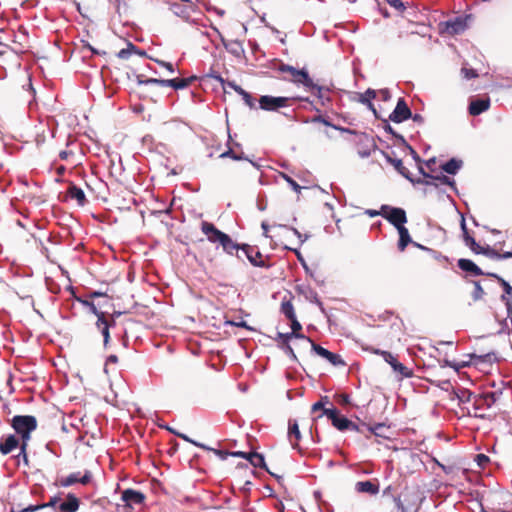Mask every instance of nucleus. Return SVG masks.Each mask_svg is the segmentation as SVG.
<instances>
[{
	"instance_id": "f257e3e1",
	"label": "nucleus",
	"mask_w": 512,
	"mask_h": 512,
	"mask_svg": "<svg viewBox=\"0 0 512 512\" xmlns=\"http://www.w3.org/2000/svg\"><path fill=\"white\" fill-rule=\"evenodd\" d=\"M11 426L21 438L24 453L31 438V432L37 428V420L32 415H16L12 418Z\"/></svg>"
},
{
	"instance_id": "f03ea898",
	"label": "nucleus",
	"mask_w": 512,
	"mask_h": 512,
	"mask_svg": "<svg viewBox=\"0 0 512 512\" xmlns=\"http://www.w3.org/2000/svg\"><path fill=\"white\" fill-rule=\"evenodd\" d=\"M278 70L282 73H289L290 77L287 79L296 85H302L304 88L313 87V79L309 76L306 69H297L288 64H281Z\"/></svg>"
},
{
	"instance_id": "7ed1b4c3",
	"label": "nucleus",
	"mask_w": 512,
	"mask_h": 512,
	"mask_svg": "<svg viewBox=\"0 0 512 512\" xmlns=\"http://www.w3.org/2000/svg\"><path fill=\"white\" fill-rule=\"evenodd\" d=\"M470 15L457 16L452 19L440 23L441 32H446L449 35H459L468 28V20Z\"/></svg>"
},
{
	"instance_id": "20e7f679",
	"label": "nucleus",
	"mask_w": 512,
	"mask_h": 512,
	"mask_svg": "<svg viewBox=\"0 0 512 512\" xmlns=\"http://www.w3.org/2000/svg\"><path fill=\"white\" fill-rule=\"evenodd\" d=\"M382 212H384L383 217L396 229L398 227H403L407 222L406 212L402 208L382 205Z\"/></svg>"
},
{
	"instance_id": "39448f33",
	"label": "nucleus",
	"mask_w": 512,
	"mask_h": 512,
	"mask_svg": "<svg viewBox=\"0 0 512 512\" xmlns=\"http://www.w3.org/2000/svg\"><path fill=\"white\" fill-rule=\"evenodd\" d=\"M290 100L288 97L263 95L259 98V107L265 111H277L287 107Z\"/></svg>"
},
{
	"instance_id": "423d86ee",
	"label": "nucleus",
	"mask_w": 512,
	"mask_h": 512,
	"mask_svg": "<svg viewBox=\"0 0 512 512\" xmlns=\"http://www.w3.org/2000/svg\"><path fill=\"white\" fill-rule=\"evenodd\" d=\"M373 353L381 355L383 357V359L385 360V362L390 364L393 371L401 374V376H403L405 378H409L412 376V374H413L412 370H410L409 368L404 366L402 363L398 362L397 359L390 352L379 350V349H374Z\"/></svg>"
},
{
	"instance_id": "0eeeda50",
	"label": "nucleus",
	"mask_w": 512,
	"mask_h": 512,
	"mask_svg": "<svg viewBox=\"0 0 512 512\" xmlns=\"http://www.w3.org/2000/svg\"><path fill=\"white\" fill-rule=\"evenodd\" d=\"M240 255L246 258L255 267H267L266 262L262 259V254L257 247L249 244H242Z\"/></svg>"
},
{
	"instance_id": "6e6552de",
	"label": "nucleus",
	"mask_w": 512,
	"mask_h": 512,
	"mask_svg": "<svg viewBox=\"0 0 512 512\" xmlns=\"http://www.w3.org/2000/svg\"><path fill=\"white\" fill-rule=\"evenodd\" d=\"M412 117L411 109L408 107L404 98H399L396 107L389 115V120L394 123H402Z\"/></svg>"
},
{
	"instance_id": "1a4fd4ad",
	"label": "nucleus",
	"mask_w": 512,
	"mask_h": 512,
	"mask_svg": "<svg viewBox=\"0 0 512 512\" xmlns=\"http://www.w3.org/2000/svg\"><path fill=\"white\" fill-rule=\"evenodd\" d=\"M232 457L246 459L253 467L265 469L269 472L264 456L258 452L232 451Z\"/></svg>"
},
{
	"instance_id": "9d476101",
	"label": "nucleus",
	"mask_w": 512,
	"mask_h": 512,
	"mask_svg": "<svg viewBox=\"0 0 512 512\" xmlns=\"http://www.w3.org/2000/svg\"><path fill=\"white\" fill-rule=\"evenodd\" d=\"M201 231L211 243L220 244L228 236V234L219 230L213 223L207 221L201 223Z\"/></svg>"
},
{
	"instance_id": "9b49d317",
	"label": "nucleus",
	"mask_w": 512,
	"mask_h": 512,
	"mask_svg": "<svg viewBox=\"0 0 512 512\" xmlns=\"http://www.w3.org/2000/svg\"><path fill=\"white\" fill-rule=\"evenodd\" d=\"M92 479V473L89 470H85L83 475L81 472H74L69 474L66 477L60 479V485L62 487H69L76 483H80L82 485L88 484Z\"/></svg>"
},
{
	"instance_id": "f8f14e48",
	"label": "nucleus",
	"mask_w": 512,
	"mask_h": 512,
	"mask_svg": "<svg viewBox=\"0 0 512 512\" xmlns=\"http://www.w3.org/2000/svg\"><path fill=\"white\" fill-rule=\"evenodd\" d=\"M312 346V350L322 358L329 361L334 366H345L346 363L342 359V357L338 354L332 353L331 351L327 350L326 348L314 343L312 340L309 342Z\"/></svg>"
},
{
	"instance_id": "ddd939ff",
	"label": "nucleus",
	"mask_w": 512,
	"mask_h": 512,
	"mask_svg": "<svg viewBox=\"0 0 512 512\" xmlns=\"http://www.w3.org/2000/svg\"><path fill=\"white\" fill-rule=\"evenodd\" d=\"M211 28L217 33L219 36L221 43L225 47V49L231 53L232 55L239 57L241 54L244 53V48L242 46V43L238 40H226L223 35L220 33L217 27L211 26Z\"/></svg>"
},
{
	"instance_id": "4468645a",
	"label": "nucleus",
	"mask_w": 512,
	"mask_h": 512,
	"mask_svg": "<svg viewBox=\"0 0 512 512\" xmlns=\"http://www.w3.org/2000/svg\"><path fill=\"white\" fill-rule=\"evenodd\" d=\"M383 157L385 158V160L394 166L395 170L401 174L404 178H406L407 180H409L410 182H414V178L412 177L411 173L409 172V170L403 165V162L401 159H396V158H393L391 157V155L385 151H381Z\"/></svg>"
},
{
	"instance_id": "2eb2a0df",
	"label": "nucleus",
	"mask_w": 512,
	"mask_h": 512,
	"mask_svg": "<svg viewBox=\"0 0 512 512\" xmlns=\"http://www.w3.org/2000/svg\"><path fill=\"white\" fill-rule=\"evenodd\" d=\"M114 325H115V320L113 318L111 320H108L106 315L103 317L99 315V319H97V321H96V327L101 332V334L103 336V344H104L105 348L107 347L109 340H110L109 329L111 326H114Z\"/></svg>"
},
{
	"instance_id": "dca6fc26",
	"label": "nucleus",
	"mask_w": 512,
	"mask_h": 512,
	"mask_svg": "<svg viewBox=\"0 0 512 512\" xmlns=\"http://www.w3.org/2000/svg\"><path fill=\"white\" fill-rule=\"evenodd\" d=\"M219 245L223 248L225 253L236 256L237 259L243 261V257L240 255L242 244L234 242L229 235Z\"/></svg>"
},
{
	"instance_id": "f3484780",
	"label": "nucleus",
	"mask_w": 512,
	"mask_h": 512,
	"mask_svg": "<svg viewBox=\"0 0 512 512\" xmlns=\"http://www.w3.org/2000/svg\"><path fill=\"white\" fill-rule=\"evenodd\" d=\"M121 498L128 506H132L133 504H135V505L142 504L145 500L144 494L142 492L134 490V489L124 490L122 492Z\"/></svg>"
},
{
	"instance_id": "a211bd4d",
	"label": "nucleus",
	"mask_w": 512,
	"mask_h": 512,
	"mask_svg": "<svg viewBox=\"0 0 512 512\" xmlns=\"http://www.w3.org/2000/svg\"><path fill=\"white\" fill-rule=\"evenodd\" d=\"M21 443L19 439L13 435L9 434L6 437H3L0 441V453L2 455H7L11 453L17 447H20Z\"/></svg>"
},
{
	"instance_id": "6ab92c4d",
	"label": "nucleus",
	"mask_w": 512,
	"mask_h": 512,
	"mask_svg": "<svg viewBox=\"0 0 512 512\" xmlns=\"http://www.w3.org/2000/svg\"><path fill=\"white\" fill-rule=\"evenodd\" d=\"M458 267L473 276L487 275L480 267H478L472 260L461 258L457 263Z\"/></svg>"
},
{
	"instance_id": "aec40b11",
	"label": "nucleus",
	"mask_w": 512,
	"mask_h": 512,
	"mask_svg": "<svg viewBox=\"0 0 512 512\" xmlns=\"http://www.w3.org/2000/svg\"><path fill=\"white\" fill-rule=\"evenodd\" d=\"M490 106V100L488 98H479L470 102L468 110L473 116H478L485 112Z\"/></svg>"
},
{
	"instance_id": "412c9836",
	"label": "nucleus",
	"mask_w": 512,
	"mask_h": 512,
	"mask_svg": "<svg viewBox=\"0 0 512 512\" xmlns=\"http://www.w3.org/2000/svg\"><path fill=\"white\" fill-rule=\"evenodd\" d=\"M376 98V91L374 89L368 88L364 93L359 95V102L363 105H366L369 110H371L376 118H380L377 113V110L372 103V100Z\"/></svg>"
},
{
	"instance_id": "4be33fe9",
	"label": "nucleus",
	"mask_w": 512,
	"mask_h": 512,
	"mask_svg": "<svg viewBox=\"0 0 512 512\" xmlns=\"http://www.w3.org/2000/svg\"><path fill=\"white\" fill-rule=\"evenodd\" d=\"M79 505V499L74 494L69 493L66 501L59 505L58 512H76L79 509Z\"/></svg>"
},
{
	"instance_id": "5701e85b",
	"label": "nucleus",
	"mask_w": 512,
	"mask_h": 512,
	"mask_svg": "<svg viewBox=\"0 0 512 512\" xmlns=\"http://www.w3.org/2000/svg\"><path fill=\"white\" fill-rule=\"evenodd\" d=\"M196 80V76H192L189 78H174V79H164V87H172L175 90L184 89L189 86V84Z\"/></svg>"
},
{
	"instance_id": "b1692460",
	"label": "nucleus",
	"mask_w": 512,
	"mask_h": 512,
	"mask_svg": "<svg viewBox=\"0 0 512 512\" xmlns=\"http://www.w3.org/2000/svg\"><path fill=\"white\" fill-rule=\"evenodd\" d=\"M355 490L359 493H367L370 495H376L379 492V485L370 480L359 481L355 485Z\"/></svg>"
},
{
	"instance_id": "393cba45",
	"label": "nucleus",
	"mask_w": 512,
	"mask_h": 512,
	"mask_svg": "<svg viewBox=\"0 0 512 512\" xmlns=\"http://www.w3.org/2000/svg\"><path fill=\"white\" fill-rule=\"evenodd\" d=\"M170 9L176 16L183 18L187 22L192 21L190 19V11L192 10L191 5H183V4H179V3H173L170 5Z\"/></svg>"
},
{
	"instance_id": "a878e982",
	"label": "nucleus",
	"mask_w": 512,
	"mask_h": 512,
	"mask_svg": "<svg viewBox=\"0 0 512 512\" xmlns=\"http://www.w3.org/2000/svg\"><path fill=\"white\" fill-rule=\"evenodd\" d=\"M67 193L72 199H75L77 201L78 205L84 206L86 204L87 199L84 191L75 184L71 183L69 185Z\"/></svg>"
},
{
	"instance_id": "bb28decb",
	"label": "nucleus",
	"mask_w": 512,
	"mask_h": 512,
	"mask_svg": "<svg viewBox=\"0 0 512 512\" xmlns=\"http://www.w3.org/2000/svg\"><path fill=\"white\" fill-rule=\"evenodd\" d=\"M463 161L457 158H451L441 165V169L450 175H455L462 168Z\"/></svg>"
},
{
	"instance_id": "cd10ccee",
	"label": "nucleus",
	"mask_w": 512,
	"mask_h": 512,
	"mask_svg": "<svg viewBox=\"0 0 512 512\" xmlns=\"http://www.w3.org/2000/svg\"><path fill=\"white\" fill-rule=\"evenodd\" d=\"M288 438L292 443V447H298V441L301 439V432L296 420H289Z\"/></svg>"
},
{
	"instance_id": "c85d7f7f",
	"label": "nucleus",
	"mask_w": 512,
	"mask_h": 512,
	"mask_svg": "<svg viewBox=\"0 0 512 512\" xmlns=\"http://www.w3.org/2000/svg\"><path fill=\"white\" fill-rule=\"evenodd\" d=\"M397 231L399 234L398 249L400 251H404L407 245L412 242V239L410 237L408 229L405 226L398 227Z\"/></svg>"
},
{
	"instance_id": "c756f323",
	"label": "nucleus",
	"mask_w": 512,
	"mask_h": 512,
	"mask_svg": "<svg viewBox=\"0 0 512 512\" xmlns=\"http://www.w3.org/2000/svg\"><path fill=\"white\" fill-rule=\"evenodd\" d=\"M293 337L295 338H300L302 340H305L306 342H311V339L306 337L305 335H303L302 333H281V332H278L277 333V338L276 340H279L282 342V344L284 345V347L286 345H289V341L290 339H292Z\"/></svg>"
},
{
	"instance_id": "7c9ffc66",
	"label": "nucleus",
	"mask_w": 512,
	"mask_h": 512,
	"mask_svg": "<svg viewBox=\"0 0 512 512\" xmlns=\"http://www.w3.org/2000/svg\"><path fill=\"white\" fill-rule=\"evenodd\" d=\"M497 400L495 392H489L484 394L480 399H476L474 402V408L479 409L483 403L489 408L491 407Z\"/></svg>"
},
{
	"instance_id": "2f4dec72",
	"label": "nucleus",
	"mask_w": 512,
	"mask_h": 512,
	"mask_svg": "<svg viewBox=\"0 0 512 512\" xmlns=\"http://www.w3.org/2000/svg\"><path fill=\"white\" fill-rule=\"evenodd\" d=\"M389 121H390L389 118L388 119H382V128H383V130L386 133L392 135L394 138H396L400 143L406 144L405 138L401 134L397 133L393 129V127L390 125Z\"/></svg>"
},
{
	"instance_id": "473e14b6",
	"label": "nucleus",
	"mask_w": 512,
	"mask_h": 512,
	"mask_svg": "<svg viewBox=\"0 0 512 512\" xmlns=\"http://www.w3.org/2000/svg\"><path fill=\"white\" fill-rule=\"evenodd\" d=\"M431 179L435 180L438 185L439 184L448 185L453 191L457 192L456 183L450 177H448L444 174H439V175H433V177Z\"/></svg>"
},
{
	"instance_id": "72a5a7b5",
	"label": "nucleus",
	"mask_w": 512,
	"mask_h": 512,
	"mask_svg": "<svg viewBox=\"0 0 512 512\" xmlns=\"http://www.w3.org/2000/svg\"><path fill=\"white\" fill-rule=\"evenodd\" d=\"M133 53H138L139 55H145L144 51L137 50L136 46L132 43H129L127 48L121 49L117 56L120 59H128Z\"/></svg>"
},
{
	"instance_id": "f704fd0d",
	"label": "nucleus",
	"mask_w": 512,
	"mask_h": 512,
	"mask_svg": "<svg viewBox=\"0 0 512 512\" xmlns=\"http://www.w3.org/2000/svg\"><path fill=\"white\" fill-rule=\"evenodd\" d=\"M280 311L287 319L296 316L292 302L285 298L281 302Z\"/></svg>"
},
{
	"instance_id": "c9c22d12",
	"label": "nucleus",
	"mask_w": 512,
	"mask_h": 512,
	"mask_svg": "<svg viewBox=\"0 0 512 512\" xmlns=\"http://www.w3.org/2000/svg\"><path fill=\"white\" fill-rule=\"evenodd\" d=\"M77 301L80 302L83 306L87 307L89 309V312L94 314L97 317V319H99V315L102 317L106 315L104 312L98 310V308L92 301H89L87 299H81V298H77Z\"/></svg>"
},
{
	"instance_id": "e433bc0d",
	"label": "nucleus",
	"mask_w": 512,
	"mask_h": 512,
	"mask_svg": "<svg viewBox=\"0 0 512 512\" xmlns=\"http://www.w3.org/2000/svg\"><path fill=\"white\" fill-rule=\"evenodd\" d=\"M348 423L349 419L347 417L338 414L337 417L333 419L332 425L339 431H346Z\"/></svg>"
},
{
	"instance_id": "4c0bfd02",
	"label": "nucleus",
	"mask_w": 512,
	"mask_h": 512,
	"mask_svg": "<svg viewBox=\"0 0 512 512\" xmlns=\"http://www.w3.org/2000/svg\"><path fill=\"white\" fill-rule=\"evenodd\" d=\"M305 89L307 91L312 92L318 99H321V96H325L329 92V89H327L323 86H320L314 82H313V87H306Z\"/></svg>"
},
{
	"instance_id": "58836bf2",
	"label": "nucleus",
	"mask_w": 512,
	"mask_h": 512,
	"mask_svg": "<svg viewBox=\"0 0 512 512\" xmlns=\"http://www.w3.org/2000/svg\"><path fill=\"white\" fill-rule=\"evenodd\" d=\"M487 276L497 279L498 282L503 287L505 294H507V295L512 294V286L506 280H504L502 277H500L498 274L487 272Z\"/></svg>"
},
{
	"instance_id": "ea45409f",
	"label": "nucleus",
	"mask_w": 512,
	"mask_h": 512,
	"mask_svg": "<svg viewBox=\"0 0 512 512\" xmlns=\"http://www.w3.org/2000/svg\"><path fill=\"white\" fill-rule=\"evenodd\" d=\"M279 226L282 227V228L291 230L293 232V234L299 239L300 245H302L310 237V235H308V234H302L295 227H288L287 225H279Z\"/></svg>"
},
{
	"instance_id": "a19ab883",
	"label": "nucleus",
	"mask_w": 512,
	"mask_h": 512,
	"mask_svg": "<svg viewBox=\"0 0 512 512\" xmlns=\"http://www.w3.org/2000/svg\"><path fill=\"white\" fill-rule=\"evenodd\" d=\"M473 284H474V291L472 293V298L474 301H478V300L482 299L485 292H484L479 281H473Z\"/></svg>"
},
{
	"instance_id": "79ce46f5",
	"label": "nucleus",
	"mask_w": 512,
	"mask_h": 512,
	"mask_svg": "<svg viewBox=\"0 0 512 512\" xmlns=\"http://www.w3.org/2000/svg\"><path fill=\"white\" fill-rule=\"evenodd\" d=\"M175 435H176L177 437L181 438L182 440H184V441H186V442H188V443L193 444L194 446H197V447L202 448V449H210V447H209V446H207V445H205V444H203V443H200V442H198V441H195V440L191 439V438H190L188 435H186V434H183V433H180V432H179V433H175Z\"/></svg>"
},
{
	"instance_id": "37998d69",
	"label": "nucleus",
	"mask_w": 512,
	"mask_h": 512,
	"mask_svg": "<svg viewBox=\"0 0 512 512\" xmlns=\"http://www.w3.org/2000/svg\"><path fill=\"white\" fill-rule=\"evenodd\" d=\"M280 176L289 184V186L297 193H300L302 187L290 176L285 173H280Z\"/></svg>"
},
{
	"instance_id": "c03bdc74",
	"label": "nucleus",
	"mask_w": 512,
	"mask_h": 512,
	"mask_svg": "<svg viewBox=\"0 0 512 512\" xmlns=\"http://www.w3.org/2000/svg\"><path fill=\"white\" fill-rule=\"evenodd\" d=\"M481 252L482 255H485L490 259L500 260V253L497 252L495 249L491 248L490 246L485 247V249Z\"/></svg>"
},
{
	"instance_id": "a18cd8bd",
	"label": "nucleus",
	"mask_w": 512,
	"mask_h": 512,
	"mask_svg": "<svg viewBox=\"0 0 512 512\" xmlns=\"http://www.w3.org/2000/svg\"><path fill=\"white\" fill-rule=\"evenodd\" d=\"M164 79H157V78H148L146 80H141L140 76H138V83L144 84V85H158L164 87Z\"/></svg>"
},
{
	"instance_id": "49530a36",
	"label": "nucleus",
	"mask_w": 512,
	"mask_h": 512,
	"mask_svg": "<svg viewBox=\"0 0 512 512\" xmlns=\"http://www.w3.org/2000/svg\"><path fill=\"white\" fill-rule=\"evenodd\" d=\"M310 122H312V123H322V124H324L325 126H330V127L335 128V129H338V127H337V126L332 125V124H331V122H330L328 119H326L325 117H323V116H322V115H320V114H319V115L314 116V117L310 120Z\"/></svg>"
},
{
	"instance_id": "de8ad7c7",
	"label": "nucleus",
	"mask_w": 512,
	"mask_h": 512,
	"mask_svg": "<svg viewBox=\"0 0 512 512\" xmlns=\"http://www.w3.org/2000/svg\"><path fill=\"white\" fill-rule=\"evenodd\" d=\"M240 96L249 108H255V100L247 91L244 90Z\"/></svg>"
},
{
	"instance_id": "09e8293b",
	"label": "nucleus",
	"mask_w": 512,
	"mask_h": 512,
	"mask_svg": "<svg viewBox=\"0 0 512 512\" xmlns=\"http://www.w3.org/2000/svg\"><path fill=\"white\" fill-rule=\"evenodd\" d=\"M206 450L207 451H212L221 460H226L229 456L232 457V452H228V451H224V450H220V449H215V448H211V447H210V449H206Z\"/></svg>"
},
{
	"instance_id": "8fccbe9b",
	"label": "nucleus",
	"mask_w": 512,
	"mask_h": 512,
	"mask_svg": "<svg viewBox=\"0 0 512 512\" xmlns=\"http://www.w3.org/2000/svg\"><path fill=\"white\" fill-rule=\"evenodd\" d=\"M412 184H422V185H426V186H434V187H438V184L436 183L435 180H432L430 178H417V179H414V182H411Z\"/></svg>"
},
{
	"instance_id": "3c124183",
	"label": "nucleus",
	"mask_w": 512,
	"mask_h": 512,
	"mask_svg": "<svg viewBox=\"0 0 512 512\" xmlns=\"http://www.w3.org/2000/svg\"><path fill=\"white\" fill-rule=\"evenodd\" d=\"M460 402L466 403L471 401L472 393L469 390L463 389L457 394Z\"/></svg>"
},
{
	"instance_id": "603ef678",
	"label": "nucleus",
	"mask_w": 512,
	"mask_h": 512,
	"mask_svg": "<svg viewBox=\"0 0 512 512\" xmlns=\"http://www.w3.org/2000/svg\"><path fill=\"white\" fill-rule=\"evenodd\" d=\"M461 74L463 75V77L465 79H468V80L478 77V73L476 72V70L465 68V67H463L461 69Z\"/></svg>"
},
{
	"instance_id": "864d4df0",
	"label": "nucleus",
	"mask_w": 512,
	"mask_h": 512,
	"mask_svg": "<svg viewBox=\"0 0 512 512\" xmlns=\"http://www.w3.org/2000/svg\"><path fill=\"white\" fill-rule=\"evenodd\" d=\"M386 2L397 11L402 12L406 9L405 4L401 0H386Z\"/></svg>"
},
{
	"instance_id": "5fc2aeb1",
	"label": "nucleus",
	"mask_w": 512,
	"mask_h": 512,
	"mask_svg": "<svg viewBox=\"0 0 512 512\" xmlns=\"http://www.w3.org/2000/svg\"><path fill=\"white\" fill-rule=\"evenodd\" d=\"M339 414V411L336 408H325L323 409L322 415L327 416L331 422H333V419L337 417Z\"/></svg>"
},
{
	"instance_id": "6e6d98bb",
	"label": "nucleus",
	"mask_w": 512,
	"mask_h": 512,
	"mask_svg": "<svg viewBox=\"0 0 512 512\" xmlns=\"http://www.w3.org/2000/svg\"><path fill=\"white\" fill-rule=\"evenodd\" d=\"M508 317L506 319H503L501 321H499V324H500V329L498 330V334H509L510 333V327H509V323H508Z\"/></svg>"
},
{
	"instance_id": "4d7b16f0",
	"label": "nucleus",
	"mask_w": 512,
	"mask_h": 512,
	"mask_svg": "<svg viewBox=\"0 0 512 512\" xmlns=\"http://www.w3.org/2000/svg\"><path fill=\"white\" fill-rule=\"evenodd\" d=\"M288 320L291 322L290 326L292 331L290 333H299V331L302 329V326L297 320L296 316H294V318H289Z\"/></svg>"
},
{
	"instance_id": "13d9d810",
	"label": "nucleus",
	"mask_w": 512,
	"mask_h": 512,
	"mask_svg": "<svg viewBox=\"0 0 512 512\" xmlns=\"http://www.w3.org/2000/svg\"><path fill=\"white\" fill-rule=\"evenodd\" d=\"M472 358H476L478 362H490L492 359L495 358V354L493 353H488V354H485V355H480V356H477V355H472Z\"/></svg>"
},
{
	"instance_id": "bf43d9fd",
	"label": "nucleus",
	"mask_w": 512,
	"mask_h": 512,
	"mask_svg": "<svg viewBox=\"0 0 512 512\" xmlns=\"http://www.w3.org/2000/svg\"><path fill=\"white\" fill-rule=\"evenodd\" d=\"M325 402H328V397L325 396V397H322L320 401L314 403L312 405V411L315 412V411H318V410H322L325 409L324 407V403Z\"/></svg>"
},
{
	"instance_id": "052dcab7",
	"label": "nucleus",
	"mask_w": 512,
	"mask_h": 512,
	"mask_svg": "<svg viewBox=\"0 0 512 512\" xmlns=\"http://www.w3.org/2000/svg\"><path fill=\"white\" fill-rule=\"evenodd\" d=\"M220 157H221V158L230 157V158H232V159H234V160H242V159H244V157H243V156H240V155L235 154V153L233 152V150H232V149H229V150H227V151L223 152V153L220 155Z\"/></svg>"
},
{
	"instance_id": "680f3d73",
	"label": "nucleus",
	"mask_w": 512,
	"mask_h": 512,
	"mask_svg": "<svg viewBox=\"0 0 512 512\" xmlns=\"http://www.w3.org/2000/svg\"><path fill=\"white\" fill-rule=\"evenodd\" d=\"M226 86L233 89L239 95H241V93L244 91V89L238 84H236L234 81H225V87Z\"/></svg>"
},
{
	"instance_id": "e2e57ef3",
	"label": "nucleus",
	"mask_w": 512,
	"mask_h": 512,
	"mask_svg": "<svg viewBox=\"0 0 512 512\" xmlns=\"http://www.w3.org/2000/svg\"><path fill=\"white\" fill-rule=\"evenodd\" d=\"M475 460L480 467H484L489 462V457L485 454H477Z\"/></svg>"
},
{
	"instance_id": "0e129e2a",
	"label": "nucleus",
	"mask_w": 512,
	"mask_h": 512,
	"mask_svg": "<svg viewBox=\"0 0 512 512\" xmlns=\"http://www.w3.org/2000/svg\"><path fill=\"white\" fill-rule=\"evenodd\" d=\"M207 76L218 81L222 85L223 89H225V80L220 74H218L217 72H210Z\"/></svg>"
},
{
	"instance_id": "69168bd1",
	"label": "nucleus",
	"mask_w": 512,
	"mask_h": 512,
	"mask_svg": "<svg viewBox=\"0 0 512 512\" xmlns=\"http://www.w3.org/2000/svg\"><path fill=\"white\" fill-rule=\"evenodd\" d=\"M382 428H384V424H381V423H378V424L368 427L369 431L371 433L375 434L376 436H381V433L379 432V430H381Z\"/></svg>"
},
{
	"instance_id": "338daca9",
	"label": "nucleus",
	"mask_w": 512,
	"mask_h": 512,
	"mask_svg": "<svg viewBox=\"0 0 512 512\" xmlns=\"http://www.w3.org/2000/svg\"><path fill=\"white\" fill-rule=\"evenodd\" d=\"M42 508H45V505H29V506L23 508L22 510H20L19 512H35Z\"/></svg>"
},
{
	"instance_id": "774afa93",
	"label": "nucleus",
	"mask_w": 512,
	"mask_h": 512,
	"mask_svg": "<svg viewBox=\"0 0 512 512\" xmlns=\"http://www.w3.org/2000/svg\"><path fill=\"white\" fill-rule=\"evenodd\" d=\"M463 240L465 245L469 248H471L473 245H476V240L470 234L463 236Z\"/></svg>"
}]
</instances>
